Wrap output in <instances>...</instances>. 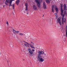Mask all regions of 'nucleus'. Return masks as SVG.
I'll list each match as a JSON object with an SVG mask.
<instances>
[{
  "label": "nucleus",
  "mask_w": 67,
  "mask_h": 67,
  "mask_svg": "<svg viewBox=\"0 0 67 67\" xmlns=\"http://www.w3.org/2000/svg\"><path fill=\"white\" fill-rule=\"evenodd\" d=\"M43 8L44 9H46V5L45 2H44L43 3Z\"/></svg>",
  "instance_id": "10"
},
{
  "label": "nucleus",
  "mask_w": 67,
  "mask_h": 67,
  "mask_svg": "<svg viewBox=\"0 0 67 67\" xmlns=\"http://www.w3.org/2000/svg\"><path fill=\"white\" fill-rule=\"evenodd\" d=\"M44 56H46V54L44 53Z\"/></svg>",
  "instance_id": "26"
},
{
  "label": "nucleus",
  "mask_w": 67,
  "mask_h": 67,
  "mask_svg": "<svg viewBox=\"0 0 67 67\" xmlns=\"http://www.w3.org/2000/svg\"><path fill=\"white\" fill-rule=\"evenodd\" d=\"M27 13V14H28V13Z\"/></svg>",
  "instance_id": "33"
},
{
  "label": "nucleus",
  "mask_w": 67,
  "mask_h": 67,
  "mask_svg": "<svg viewBox=\"0 0 67 67\" xmlns=\"http://www.w3.org/2000/svg\"><path fill=\"white\" fill-rule=\"evenodd\" d=\"M19 35L20 36H23V34L20 33H19Z\"/></svg>",
  "instance_id": "19"
},
{
  "label": "nucleus",
  "mask_w": 67,
  "mask_h": 67,
  "mask_svg": "<svg viewBox=\"0 0 67 67\" xmlns=\"http://www.w3.org/2000/svg\"><path fill=\"white\" fill-rule=\"evenodd\" d=\"M24 42H25V43H26L27 44H28V45H29V43H27V42H25V41H24Z\"/></svg>",
  "instance_id": "22"
},
{
  "label": "nucleus",
  "mask_w": 67,
  "mask_h": 67,
  "mask_svg": "<svg viewBox=\"0 0 67 67\" xmlns=\"http://www.w3.org/2000/svg\"><path fill=\"white\" fill-rule=\"evenodd\" d=\"M57 22H58L60 25H61V21H60V18H58L57 19Z\"/></svg>",
  "instance_id": "9"
},
{
  "label": "nucleus",
  "mask_w": 67,
  "mask_h": 67,
  "mask_svg": "<svg viewBox=\"0 0 67 67\" xmlns=\"http://www.w3.org/2000/svg\"><path fill=\"white\" fill-rule=\"evenodd\" d=\"M25 5L26 6V9L25 11H27L28 10V6L27 5V3H26L25 4Z\"/></svg>",
  "instance_id": "11"
},
{
  "label": "nucleus",
  "mask_w": 67,
  "mask_h": 67,
  "mask_svg": "<svg viewBox=\"0 0 67 67\" xmlns=\"http://www.w3.org/2000/svg\"><path fill=\"white\" fill-rule=\"evenodd\" d=\"M36 2L37 3V5L39 8H41V3H40V1L39 0H36Z\"/></svg>",
  "instance_id": "3"
},
{
  "label": "nucleus",
  "mask_w": 67,
  "mask_h": 67,
  "mask_svg": "<svg viewBox=\"0 0 67 67\" xmlns=\"http://www.w3.org/2000/svg\"><path fill=\"white\" fill-rule=\"evenodd\" d=\"M64 18H62V24H64Z\"/></svg>",
  "instance_id": "16"
},
{
  "label": "nucleus",
  "mask_w": 67,
  "mask_h": 67,
  "mask_svg": "<svg viewBox=\"0 0 67 67\" xmlns=\"http://www.w3.org/2000/svg\"><path fill=\"white\" fill-rule=\"evenodd\" d=\"M64 23H65V22H66V20H65L64 21Z\"/></svg>",
  "instance_id": "29"
},
{
  "label": "nucleus",
  "mask_w": 67,
  "mask_h": 67,
  "mask_svg": "<svg viewBox=\"0 0 67 67\" xmlns=\"http://www.w3.org/2000/svg\"><path fill=\"white\" fill-rule=\"evenodd\" d=\"M54 10H55L56 11L57 13H55V16H56V19H57L58 18V16H57V13H58V8H57V7H54Z\"/></svg>",
  "instance_id": "4"
},
{
  "label": "nucleus",
  "mask_w": 67,
  "mask_h": 67,
  "mask_svg": "<svg viewBox=\"0 0 67 67\" xmlns=\"http://www.w3.org/2000/svg\"><path fill=\"white\" fill-rule=\"evenodd\" d=\"M7 62L8 63V61H7Z\"/></svg>",
  "instance_id": "34"
},
{
  "label": "nucleus",
  "mask_w": 67,
  "mask_h": 67,
  "mask_svg": "<svg viewBox=\"0 0 67 67\" xmlns=\"http://www.w3.org/2000/svg\"><path fill=\"white\" fill-rule=\"evenodd\" d=\"M6 1L5 2V4L7 5H8L7 4V3H9V7H10L11 6V5L12 4V1H11V0H6Z\"/></svg>",
  "instance_id": "2"
},
{
  "label": "nucleus",
  "mask_w": 67,
  "mask_h": 67,
  "mask_svg": "<svg viewBox=\"0 0 67 67\" xmlns=\"http://www.w3.org/2000/svg\"><path fill=\"white\" fill-rule=\"evenodd\" d=\"M54 5H52V12H54Z\"/></svg>",
  "instance_id": "12"
},
{
  "label": "nucleus",
  "mask_w": 67,
  "mask_h": 67,
  "mask_svg": "<svg viewBox=\"0 0 67 67\" xmlns=\"http://www.w3.org/2000/svg\"><path fill=\"white\" fill-rule=\"evenodd\" d=\"M11 5V6L12 7H13V9H15V8H14V6H15V5H14V4H13V5H10V6Z\"/></svg>",
  "instance_id": "20"
},
{
  "label": "nucleus",
  "mask_w": 67,
  "mask_h": 67,
  "mask_svg": "<svg viewBox=\"0 0 67 67\" xmlns=\"http://www.w3.org/2000/svg\"><path fill=\"white\" fill-rule=\"evenodd\" d=\"M28 45H30V47H31V48H34V46H34V45H32L31 44H28Z\"/></svg>",
  "instance_id": "14"
},
{
  "label": "nucleus",
  "mask_w": 67,
  "mask_h": 67,
  "mask_svg": "<svg viewBox=\"0 0 67 67\" xmlns=\"http://www.w3.org/2000/svg\"><path fill=\"white\" fill-rule=\"evenodd\" d=\"M19 2L20 0H17L16 2V4L17 5H18L19 3Z\"/></svg>",
  "instance_id": "13"
},
{
  "label": "nucleus",
  "mask_w": 67,
  "mask_h": 67,
  "mask_svg": "<svg viewBox=\"0 0 67 67\" xmlns=\"http://www.w3.org/2000/svg\"><path fill=\"white\" fill-rule=\"evenodd\" d=\"M46 0V2L47 3H50V1H49V0ZM50 1H51L52 0H49Z\"/></svg>",
  "instance_id": "18"
},
{
  "label": "nucleus",
  "mask_w": 67,
  "mask_h": 67,
  "mask_svg": "<svg viewBox=\"0 0 67 67\" xmlns=\"http://www.w3.org/2000/svg\"><path fill=\"white\" fill-rule=\"evenodd\" d=\"M13 33H14V34H19V33L20 32L19 31H15V30L14 29H13Z\"/></svg>",
  "instance_id": "6"
},
{
  "label": "nucleus",
  "mask_w": 67,
  "mask_h": 67,
  "mask_svg": "<svg viewBox=\"0 0 67 67\" xmlns=\"http://www.w3.org/2000/svg\"><path fill=\"white\" fill-rule=\"evenodd\" d=\"M30 43H31L32 44V43L33 42H30Z\"/></svg>",
  "instance_id": "27"
},
{
  "label": "nucleus",
  "mask_w": 67,
  "mask_h": 67,
  "mask_svg": "<svg viewBox=\"0 0 67 67\" xmlns=\"http://www.w3.org/2000/svg\"><path fill=\"white\" fill-rule=\"evenodd\" d=\"M7 25L8 26H9V23L8 21H7Z\"/></svg>",
  "instance_id": "23"
},
{
  "label": "nucleus",
  "mask_w": 67,
  "mask_h": 67,
  "mask_svg": "<svg viewBox=\"0 0 67 67\" xmlns=\"http://www.w3.org/2000/svg\"><path fill=\"white\" fill-rule=\"evenodd\" d=\"M32 45L34 46V43H33V42H32Z\"/></svg>",
  "instance_id": "25"
},
{
  "label": "nucleus",
  "mask_w": 67,
  "mask_h": 67,
  "mask_svg": "<svg viewBox=\"0 0 67 67\" xmlns=\"http://www.w3.org/2000/svg\"><path fill=\"white\" fill-rule=\"evenodd\" d=\"M24 13H25V12H24Z\"/></svg>",
  "instance_id": "37"
},
{
  "label": "nucleus",
  "mask_w": 67,
  "mask_h": 67,
  "mask_svg": "<svg viewBox=\"0 0 67 67\" xmlns=\"http://www.w3.org/2000/svg\"><path fill=\"white\" fill-rule=\"evenodd\" d=\"M3 7H5V5H4L3 6Z\"/></svg>",
  "instance_id": "31"
},
{
  "label": "nucleus",
  "mask_w": 67,
  "mask_h": 67,
  "mask_svg": "<svg viewBox=\"0 0 67 67\" xmlns=\"http://www.w3.org/2000/svg\"><path fill=\"white\" fill-rule=\"evenodd\" d=\"M28 51L30 56H33V52H32V50H31V49H29Z\"/></svg>",
  "instance_id": "5"
},
{
  "label": "nucleus",
  "mask_w": 67,
  "mask_h": 67,
  "mask_svg": "<svg viewBox=\"0 0 67 67\" xmlns=\"http://www.w3.org/2000/svg\"><path fill=\"white\" fill-rule=\"evenodd\" d=\"M14 0H10V1H11L12 2V1H14Z\"/></svg>",
  "instance_id": "28"
},
{
  "label": "nucleus",
  "mask_w": 67,
  "mask_h": 67,
  "mask_svg": "<svg viewBox=\"0 0 67 67\" xmlns=\"http://www.w3.org/2000/svg\"><path fill=\"white\" fill-rule=\"evenodd\" d=\"M65 14H66V12H65L64 14L62 15V18H64V17L65 16Z\"/></svg>",
  "instance_id": "15"
},
{
  "label": "nucleus",
  "mask_w": 67,
  "mask_h": 67,
  "mask_svg": "<svg viewBox=\"0 0 67 67\" xmlns=\"http://www.w3.org/2000/svg\"><path fill=\"white\" fill-rule=\"evenodd\" d=\"M33 9L34 10H35V11H37L38 10L37 7L35 5H33Z\"/></svg>",
  "instance_id": "8"
},
{
  "label": "nucleus",
  "mask_w": 67,
  "mask_h": 67,
  "mask_svg": "<svg viewBox=\"0 0 67 67\" xmlns=\"http://www.w3.org/2000/svg\"><path fill=\"white\" fill-rule=\"evenodd\" d=\"M23 43V44H24V45L26 47H27V44L24 43Z\"/></svg>",
  "instance_id": "21"
},
{
  "label": "nucleus",
  "mask_w": 67,
  "mask_h": 67,
  "mask_svg": "<svg viewBox=\"0 0 67 67\" xmlns=\"http://www.w3.org/2000/svg\"><path fill=\"white\" fill-rule=\"evenodd\" d=\"M0 55H1V53L0 52Z\"/></svg>",
  "instance_id": "32"
},
{
  "label": "nucleus",
  "mask_w": 67,
  "mask_h": 67,
  "mask_svg": "<svg viewBox=\"0 0 67 67\" xmlns=\"http://www.w3.org/2000/svg\"><path fill=\"white\" fill-rule=\"evenodd\" d=\"M32 52H34V51H35V50H34V49H32Z\"/></svg>",
  "instance_id": "24"
},
{
  "label": "nucleus",
  "mask_w": 67,
  "mask_h": 67,
  "mask_svg": "<svg viewBox=\"0 0 67 67\" xmlns=\"http://www.w3.org/2000/svg\"><path fill=\"white\" fill-rule=\"evenodd\" d=\"M43 16H44V15H43Z\"/></svg>",
  "instance_id": "35"
},
{
  "label": "nucleus",
  "mask_w": 67,
  "mask_h": 67,
  "mask_svg": "<svg viewBox=\"0 0 67 67\" xmlns=\"http://www.w3.org/2000/svg\"><path fill=\"white\" fill-rule=\"evenodd\" d=\"M66 5L65 4L64 5V10H66Z\"/></svg>",
  "instance_id": "17"
},
{
  "label": "nucleus",
  "mask_w": 67,
  "mask_h": 67,
  "mask_svg": "<svg viewBox=\"0 0 67 67\" xmlns=\"http://www.w3.org/2000/svg\"><path fill=\"white\" fill-rule=\"evenodd\" d=\"M38 54L37 55V58L40 62H43L44 60L42 58L43 57L41 55L44 54V52L42 51H39L38 52Z\"/></svg>",
  "instance_id": "1"
},
{
  "label": "nucleus",
  "mask_w": 67,
  "mask_h": 67,
  "mask_svg": "<svg viewBox=\"0 0 67 67\" xmlns=\"http://www.w3.org/2000/svg\"><path fill=\"white\" fill-rule=\"evenodd\" d=\"M60 9L61 10V15H63V4H61V7H60Z\"/></svg>",
  "instance_id": "7"
},
{
  "label": "nucleus",
  "mask_w": 67,
  "mask_h": 67,
  "mask_svg": "<svg viewBox=\"0 0 67 67\" xmlns=\"http://www.w3.org/2000/svg\"><path fill=\"white\" fill-rule=\"evenodd\" d=\"M23 60H24V59Z\"/></svg>",
  "instance_id": "36"
},
{
  "label": "nucleus",
  "mask_w": 67,
  "mask_h": 67,
  "mask_svg": "<svg viewBox=\"0 0 67 67\" xmlns=\"http://www.w3.org/2000/svg\"><path fill=\"white\" fill-rule=\"evenodd\" d=\"M64 20H66V18H64Z\"/></svg>",
  "instance_id": "30"
}]
</instances>
